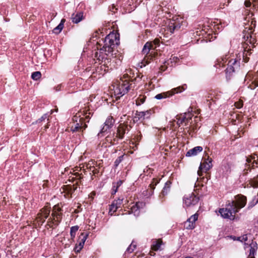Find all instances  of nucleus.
Masks as SVG:
<instances>
[{
    "instance_id": "f257e3e1",
    "label": "nucleus",
    "mask_w": 258,
    "mask_h": 258,
    "mask_svg": "<svg viewBox=\"0 0 258 258\" xmlns=\"http://www.w3.org/2000/svg\"><path fill=\"white\" fill-rule=\"evenodd\" d=\"M104 45L99 49V52L95 53L94 57L99 61H101L100 67L96 69L99 74H102V71L108 72L112 70L114 65L112 61H114L115 57H113V52L115 47L119 43V34L118 33L110 32L103 40Z\"/></svg>"
},
{
    "instance_id": "f03ea898",
    "label": "nucleus",
    "mask_w": 258,
    "mask_h": 258,
    "mask_svg": "<svg viewBox=\"0 0 258 258\" xmlns=\"http://www.w3.org/2000/svg\"><path fill=\"white\" fill-rule=\"evenodd\" d=\"M246 201L245 196L238 195L235 197L234 200L228 201L225 208L220 209L219 212L223 218L234 221L236 219L235 214L245 206Z\"/></svg>"
},
{
    "instance_id": "7ed1b4c3",
    "label": "nucleus",
    "mask_w": 258,
    "mask_h": 258,
    "mask_svg": "<svg viewBox=\"0 0 258 258\" xmlns=\"http://www.w3.org/2000/svg\"><path fill=\"white\" fill-rule=\"evenodd\" d=\"M134 87V80H130L127 74H124L123 78H120L119 84L114 88V92L116 95L122 96Z\"/></svg>"
},
{
    "instance_id": "20e7f679",
    "label": "nucleus",
    "mask_w": 258,
    "mask_h": 258,
    "mask_svg": "<svg viewBox=\"0 0 258 258\" xmlns=\"http://www.w3.org/2000/svg\"><path fill=\"white\" fill-rule=\"evenodd\" d=\"M227 65L228 67L225 71L227 79L229 80L232 76L233 74L239 70L240 61L237 60L236 58H232L229 60Z\"/></svg>"
},
{
    "instance_id": "39448f33",
    "label": "nucleus",
    "mask_w": 258,
    "mask_h": 258,
    "mask_svg": "<svg viewBox=\"0 0 258 258\" xmlns=\"http://www.w3.org/2000/svg\"><path fill=\"white\" fill-rule=\"evenodd\" d=\"M151 49H154L152 43L150 41L146 42L144 45L142 51L143 54L145 55V56L141 62V68L145 67L150 62V60L153 58L151 54H149Z\"/></svg>"
},
{
    "instance_id": "423d86ee",
    "label": "nucleus",
    "mask_w": 258,
    "mask_h": 258,
    "mask_svg": "<svg viewBox=\"0 0 258 258\" xmlns=\"http://www.w3.org/2000/svg\"><path fill=\"white\" fill-rule=\"evenodd\" d=\"M184 90L183 87H178L177 88L173 89L170 91L163 92L162 93L158 94L155 96V98L157 100H160L163 98H166L167 97L172 96L175 93H180Z\"/></svg>"
},
{
    "instance_id": "0eeeda50",
    "label": "nucleus",
    "mask_w": 258,
    "mask_h": 258,
    "mask_svg": "<svg viewBox=\"0 0 258 258\" xmlns=\"http://www.w3.org/2000/svg\"><path fill=\"white\" fill-rule=\"evenodd\" d=\"M132 127L131 125L128 124L127 121L123 123H120L117 128V136L120 139H122L124 138V135L125 133H127L130 128Z\"/></svg>"
},
{
    "instance_id": "6e6552de",
    "label": "nucleus",
    "mask_w": 258,
    "mask_h": 258,
    "mask_svg": "<svg viewBox=\"0 0 258 258\" xmlns=\"http://www.w3.org/2000/svg\"><path fill=\"white\" fill-rule=\"evenodd\" d=\"M212 159L208 157L206 161L201 163L198 171V174L199 176H201L203 175L202 172L203 170H205V172H207L212 167Z\"/></svg>"
},
{
    "instance_id": "1a4fd4ad",
    "label": "nucleus",
    "mask_w": 258,
    "mask_h": 258,
    "mask_svg": "<svg viewBox=\"0 0 258 258\" xmlns=\"http://www.w3.org/2000/svg\"><path fill=\"white\" fill-rule=\"evenodd\" d=\"M199 198L194 193L185 196L183 197V203L186 207L194 206L199 202Z\"/></svg>"
},
{
    "instance_id": "9d476101",
    "label": "nucleus",
    "mask_w": 258,
    "mask_h": 258,
    "mask_svg": "<svg viewBox=\"0 0 258 258\" xmlns=\"http://www.w3.org/2000/svg\"><path fill=\"white\" fill-rule=\"evenodd\" d=\"M114 122L115 120L113 118V117L111 116H108L104 123V126L101 128V131L98 133V135L100 136V135H101L103 133L107 132L108 130L112 127L114 124Z\"/></svg>"
},
{
    "instance_id": "9b49d317",
    "label": "nucleus",
    "mask_w": 258,
    "mask_h": 258,
    "mask_svg": "<svg viewBox=\"0 0 258 258\" xmlns=\"http://www.w3.org/2000/svg\"><path fill=\"white\" fill-rule=\"evenodd\" d=\"M198 215L195 214L191 216L186 222H184V226L187 229H192L195 227V222L198 220Z\"/></svg>"
},
{
    "instance_id": "f8f14e48",
    "label": "nucleus",
    "mask_w": 258,
    "mask_h": 258,
    "mask_svg": "<svg viewBox=\"0 0 258 258\" xmlns=\"http://www.w3.org/2000/svg\"><path fill=\"white\" fill-rule=\"evenodd\" d=\"M168 29L170 33H173L175 30H178L181 26V23L178 19L170 20L168 24Z\"/></svg>"
},
{
    "instance_id": "ddd939ff",
    "label": "nucleus",
    "mask_w": 258,
    "mask_h": 258,
    "mask_svg": "<svg viewBox=\"0 0 258 258\" xmlns=\"http://www.w3.org/2000/svg\"><path fill=\"white\" fill-rule=\"evenodd\" d=\"M71 19L74 23L78 24L84 19L83 13L80 12L77 13H73L71 15Z\"/></svg>"
},
{
    "instance_id": "4468645a",
    "label": "nucleus",
    "mask_w": 258,
    "mask_h": 258,
    "mask_svg": "<svg viewBox=\"0 0 258 258\" xmlns=\"http://www.w3.org/2000/svg\"><path fill=\"white\" fill-rule=\"evenodd\" d=\"M203 151V147L201 146H197L194 148L189 150L186 153V157L194 156L198 155Z\"/></svg>"
},
{
    "instance_id": "2eb2a0df",
    "label": "nucleus",
    "mask_w": 258,
    "mask_h": 258,
    "mask_svg": "<svg viewBox=\"0 0 258 258\" xmlns=\"http://www.w3.org/2000/svg\"><path fill=\"white\" fill-rule=\"evenodd\" d=\"M249 254L247 258H255L254 254H255L256 251L257 249L256 242L252 241L249 245Z\"/></svg>"
},
{
    "instance_id": "dca6fc26",
    "label": "nucleus",
    "mask_w": 258,
    "mask_h": 258,
    "mask_svg": "<svg viewBox=\"0 0 258 258\" xmlns=\"http://www.w3.org/2000/svg\"><path fill=\"white\" fill-rule=\"evenodd\" d=\"M171 182L169 180L167 181L165 183L164 186L163 188L160 196L161 195H162L163 196H165L169 192L171 188Z\"/></svg>"
},
{
    "instance_id": "f3484780",
    "label": "nucleus",
    "mask_w": 258,
    "mask_h": 258,
    "mask_svg": "<svg viewBox=\"0 0 258 258\" xmlns=\"http://www.w3.org/2000/svg\"><path fill=\"white\" fill-rule=\"evenodd\" d=\"M123 183V180H119L117 182H113L112 183V187L111 189V195H113L117 191L118 188Z\"/></svg>"
},
{
    "instance_id": "a211bd4d",
    "label": "nucleus",
    "mask_w": 258,
    "mask_h": 258,
    "mask_svg": "<svg viewBox=\"0 0 258 258\" xmlns=\"http://www.w3.org/2000/svg\"><path fill=\"white\" fill-rule=\"evenodd\" d=\"M252 31H250V32H248L247 34H245L243 36V38L246 40L247 42L249 43L252 45V46L254 47V43L255 42V39L253 38L251 35Z\"/></svg>"
},
{
    "instance_id": "6ab92c4d",
    "label": "nucleus",
    "mask_w": 258,
    "mask_h": 258,
    "mask_svg": "<svg viewBox=\"0 0 258 258\" xmlns=\"http://www.w3.org/2000/svg\"><path fill=\"white\" fill-rule=\"evenodd\" d=\"M163 242L161 239H159L158 240H155L153 242V244L152 245V248L154 250H158L161 249V246Z\"/></svg>"
},
{
    "instance_id": "aec40b11",
    "label": "nucleus",
    "mask_w": 258,
    "mask_h": 258,
    "mask_svg": "<svg viewBox=\"0 0 258 258\" xmlns=\"http://www.w3.org/2000/svg\"><path fill=\"white\" fill-rule=\"evenodd\" d=\"M65 22L66 20L64 19H62L58 25L53 29V32L55 34H59L62 30Z\"/></svg>"
},
{
    "instance_id": "412c9836",
    "label": "nucleus",
    "mask_w": 258,
    "mask_h": 258,
    "mask_svg": "<svg viewBox=\"0 0 258 258\" xmlns=\"http://www.w3.org/2000/svg\"><path fill=\"white\" fill-rule=\"evenodd\" d=\"M41 217H43L44 219L48 218L50 213V207H45L42 208L41 210Z\"/></svg>"
},
{
    "instance_id": "4be33fe9",
    "label": "nucleus",
    "mask_w": 258,
    "mask_h": 258,
    "mask_svg": "<svg viewBox=\"0 0 258 258\" xmlns=\"http://www.w3.org/2000/svg\"><path fill=\"white\" fill-rule=\"evenodd\" d=\"M88 236L87 234H84V233H82L79 236L80 241H78L79 244L78 245L81 248H83L84 243Z\"/></svg>"
},
{
    "instance_id": "5701e85b",
    "label": "nucleus",
    "mask_w": 258,
    "mask_h": 258,
    "mask_svg": "<svg viewBox=\"0 0 258 258\" xmlns=\"http://www.w3.org/2000/svg\"><path fill=\"white\" fill-rule=\"evenodd\" d=\"M145 117L144 114V111H136L135 116L134 118V122L138 121L140 120H144Z\"/></svg>"
},
{
    "instance_id": "b1692460",
    "label": "nucleus",
    "mask_w": 258,
    "mask_h": 258,
    "mask_svg": "<svg viewBox=\"0 0 258 258\" xmlns=\"http://www.w3.org/2000/svg\"><path fill=\"white\" fill-rule=\"evenodd\" d=\"M140 204H141V203H137L135 205H133L131 210L128 211V213H134V215H136L137 214H138L139 213V209H140Z\"/></svg>"
},
{
    "instance_id": "393cba45",
    "label": "nucleus",
    "mask_w": 258,
    "mask_h": 258,
    "mask_svg": "<svg viewBox=\"0 0 258 258\" xmlns=\"http://www.w3.org/2000/svg\"><path fill=\"white\" fill-rule=\"evenodd\" d=\"M81 122H77L74 126L72 125L71 127V131L72 132L81 131L82 130V123Z\"/></svg>"
},
{
    "instance_id": "a878e982",
    "label": "nucleus",
    "mask_w": 258,
    "mask_h": 258,
    "mask_svg": "<svg viewBox=\"0 0 258 258\" xmlns=\"http://www.w3.org/2000/svg\"><path fill=\"white\" fill-rule=\"evenodd\" d=\"M113 139H111V137H107L106 138V140L107 142H110L111 144L114 145L118 143V139H120L118 136H117V134L115 135V133L113 134Z\"/></svg>"
},
{
    "instance_id": "bb28decb",
    "label": "nucleus",
    "mask_w": 258,
    "mask_h": 258,
    "mask_svg": "<svg viewBox=\"0 0 258 258\" xmlns=\"http://www.w3.org/2000/svg\"><path fill=\"white\" fill-rule=\"evenodd\" d=\"M251 169L250 167H248V168H245L243 170V173L240 174L239 176V179L240 181H245L246 180V176L248 173V171H250Z\"/></svg>"
},
{
    "instance_id": "cd10ccee",
    "label": "nucleus",
    "mask_w": 258,
    "mask_h": 258,
    "mask_svg": "<svg viewBox=\"0 0 258 258\" xmlns=\"http://www.w3.org/2000/svg\"><path fill=\"white\" fill-rule=\"evenodd\" d=\"M179 59L177 57L171 56V57L169 59L165 62V65L172 66L173 63H175Z\"/></svg>"
},
{
    "instance_id": "c85d7f7f",
    "label": "nucleus",
    "mask_w": 258,
    "mask_h": 258,
    "mask_svg": "<svg viewBox=\"0 0 258 258\" xmlns=\"http://www.w3.org/2000/svg\"><path fill=\"white\" fill-rule=\"evenodd\" d=\"M226 58H222L217 59L215 62V64H214V67L216 68H218V67H223L224 66V63L226 62Z\"/></svg>"
},
{
    "instance_id": "c756f323",
    "label": "nucleus",
    "mask_w": 258,
    "mask_h": 258,
    "mask_svg": "<svg viewBox=\"0 0 258 258\" xmlns=\"http://www.w3.org/2000/svg\"><path fill=\"white\" fill-rule=\"evenodd\" d=\"M55 218L54 217H50L47 221V224L46 225V227L52 228L53 229L54 228V226H56L55 222L54 221Z\"/></svg>"
},
{
    "instance_id": "7c9ffc66",
    "label": "nucleus",
    "mask_w": 258,
    "mask_h": 258,
    "mask_svg": "<svg viewBox=\"0 0 258 258\" xmlns=\"http://www.w3.org/2000/svg\"><path fill=\"white\" fill-rule=\"evenodd\" d=\"M79 228V227L78 226H72L71 228L70 235H71V239H72L73 240H74V239L75 237L76 232L78 231Z\"/></svg>"
},
{
    "instance_id": "2f4dec72",
    "label": "nucleus",
    "mask_w": 258,
    "mask_h": 258,
    "mask_svg": "<svg viewBox=\"0 0 258 258\" xmlns=\"http://www.w3.org/2000/svg\"><path fill=\"white\" fill-rule=\"evenodd\" d=\"M146 96L145 95H140L136 100V105L138 106L141 105L144 103L146 100Z\"/></svg>"
},
{
    "instance_id": "473e14b6",
    "label": "nucleus",
    "mask_w": 258,
    "mask_h": 258,
    "mask_svg": "<svg viewBox=\"0 0 258 258\" xmlns=\"http://www.w3.org/2000/svg\"><path fill=\"white\" fill-rule=\"evenodd\" d=\"M118 209V208L117 207V206H115L114 203H112V204L109 206V214L112 215Z\"/></svg>"
},
{
    "instance_id": "72a5a7b5",
    "label": "nucleus",
    "mask_w": 258,
    "mask_h": 258,
    "mask_svg": "<svg viewBox=\"0 0 258 258\" xmlns=\"http://www.w3.org/2000/svg\"><path fill=\"white\" fill-rule=\"evenodd\" d=\"M62 213L60 212V213L57 214L55 215L54 221L56 223V226H58V224L60 223L62 219Z\"/></svg>"
},
{
    "instance_id": "f704fd0d",
    "label": "nucleus",
    "mask_w": 258,
    "mask_h": 258,
    "mask_svg": "<svg viewBox=\"0 0 258 258\" xmlns=\"http://www.w3.org/2000/svg\"><path fill=\"white\" fill-rule=\"evenodd\" d=\"M186 117L184 116L183 115H181L180 117L178 118L177 123L180 126V124L183 123H185V125L187 124V123L185 120Z\"/></svg>"
},
{
    "instance_id": "c9c22d12",
    "label": "nucleus",
    "mask_w": 258,
    "mask_h": 258,
    "mask_svg": "<svg viewBox=\"0 0 258 258\" xmlns=\"http://www.w3.org/2000/svg\"><path fill=\"white\" fill-rule=\"evenodd\" d=\"M41 77V74L40 72L37 71L33 72L31 75V78L34 80H38Z\"/></svg>"
},
{
    "instance_id": "e433bc0d",
    "label": "nucleus",
    "mask_w": 258,
    "mask_h": 258,
    "mask_svg": "<svg viewBox=\"0 0 258 258\" xmlns=\"http://www.w3.org/2000/svg\"><path fill=\"white\" fill-rule=\"evenodd\" d=\"M154 113L153 110L152 109L148 110L146 111H144V114L145 117V119H147L150 118L151 115Z\"/></svg>"
},
{
    "instance_id": "4c0bfd02",
    "label": "nucleus",
    "mask_w": 258,
    "mask_h": 258,
    "mask_svg": "<svg viewBox=\"0 0 258 258\" xmlns=\"http://www.w3.org/2000/svg\"><path fill=\"white\" fill-rule=\"evenodd\" d=\"M56 206H55L53 210H52V213L51 214V216L50 217H55V215L58 213H60L62 211L60 208L58 207L57 209H56Z\"/></svg>"
},
{
    "instance_id": "58836bf2",
    "label": "nucleus",
    "mask_w": 258,
    "mask_h": 258,
    "mask_svg": "<svg viewBox=\"0 0 258 258\" xmlns=\"http://www.w3.org/2000/svg\"><path fill=\"white\" fill-rule=\"evenodd\" d=\"M124 155H121L117 157V158L114 161V166L117 167L118 165L122 162L123 159Z\"/></svg>"
},
{
    "instance_id": "ea45409f",
    "label": "nucleus",
    "mask_w": 258,
    "mask_h": 258,
    "mask_svg": "<svg viewBox=\"0 0 258 258\" xmlns=\"http://www.w3.org/2000/svg\"><path fill=\"white\" fill-rule=\"evenodd\" d=\"M123 198H119L117 200H114L112 203H114L115 206H117V207L118 208L120 207L121 205L123 203Z\"/></svg>"
},
{
    "instance_id": "a19ab883",
    "label": "nucleus",
    "mask_w": 258,
    "mask_h": 258,
    "mask_svg": "<svg viewBox=\"0 0 258 258\" xmlns=\"http://www.w3.org/2000/svg\"><path fill=\"white\" fill-rule=\"evenodd\" d=\"M258 203V200H256L255 201V199H253L252 201L249 202L248 203V206H247V209L249 210L251 209L252 207H253L257 203Z\"/></svg>"
},
{
    "instance_id": "79ce46f5",
    "label": "nucleus",
    "mask_w": 258,
    "mask_h": 258,
    "mask_svg": "<svg viewBox=\"0 0 258 258\" xmlns=\"http://www.w3.org/2000/svg\"><path fill=\"white\" fill-rule=\"evenodd\" d=\"M257 86H258V82H257L256 81H254L252 82L251 83V84H250L248 85V88L250 89L251 90H253Z\"/></svg>"
},
{
    "instance_id": "37998d69",
    "label": "nucleus",
    "mask_w": 258,
    "mask_h": 258,
    "mask_svg": "<svg viewBox=\"0 0 258 258\" xmlns=\"http://www.w3.org/2000/svg\"><path fill=\"white\" fill-rule=\"evenodd\" d=\"M136 248V245L133 244V243H131L130 245L126 249V252L128 253H132L134 249Z\"/></svg>"
},
{
    "instance_id": "c03bdc74",
    "label": "nucleus",
    "mask_w": 258,
    "mask_h": 258,
    "mask_svg": "<svg viewBox=\"0 0 258 258\" xmlns=\"http://www.w3.org/2000/svg\"><path fill=\"white\" fill-rule=\"evenodd\" d=\"M183 115L184 117H186L185 120L187 123H188L189 122L190 120L191 119L192 116V114L190 112L184 113Z\"/></svg>"
},
{
    "instance_id": "a18cd8bd",
    "label": "nucleus",
    "mask_w": 258,
    "mask_h": 258,
    "mask_svg": "<svg viewBox=\"0 0 258 258\" xmlns=\"http://www.w3.org/2000/svg\"><path fill=\"white\" fill-rule=\"evenodd\" d=\"M109 11L111 12V14L113 15L117 11V8L114 5H112L111 6L109 7Z\"/></svg>"
},
{
    "instance_id": "49530a36",
    "label": "nucleus",
    "mask_w": 258,
    "mask_h": 258,
    "mask_svg": "<svg viewBox=\"0 0 258 258\" xmlns=\"http://www.w3.org/2000/svg\"><path fill=\"white\" fill-rule=\"evenodd\" d=\"M48 117V115L47 113H45L43 114L40 118H39L37 121L36 123H40L42 121H44L45 119H46Z\"/></svg>"
},
{
    "instance_id": "de8ad7c7",
    "label": "nucleus",
    "mask_w": 258,
    "mask_h": 258,
    "mask_svg": "<svg viewBox=\"0 0 258 258\" xmlns=\"http://www.w3.org/2000/svg\"><path fill=\"white\" fill-rule=\"evenodd\" d=\"M252 159L253 160V161L251 164V167L252 168H254L255 167H257L258 166V160H255V157H253Z\"/></svg>"
},
{
    "instance_id": "09e8293b",
    "label": "nucleus",
    "mask_w": 258,
    "mask_h": 258,
    "mask_svg": "<svg viewBox=\"0 0 258 258\" xmlns=\"http://www.w3.org/2000/svg\"><path fill=\"white\" fill-rule=\"evenodd\" d=\"M160 180L157 178H153L152 182L150 183L152 186H156V185L159 182Z\"/></svg>"
},
{
    "instance_id": "8fccbe9b",
    "label": "nucleus",
    "mask_w": 258,
    "mask_h": 258,
    "mask_svg": "<svg viewBox=\"0 0 258 258\" xmlns=\"http://www.w3.org/2000/svg\"><path fill=\"white\" fill-rule=\"evenodd\" d=\"M224 167L225 169L226 170L227 173L230 172V165L229 163H226V164L224 165Z\"/></svg>"
},
{
    "instance_id": "3c124183",
    "label": "nucleus",
    "mask_w": 258,
    "mask_h": 258,
    "mask_svg": "<svg viewBox=\"0 0 258 258\" xmlns=\"http://www.w3.org/2000/svg\"><path fill=\"white\" fill-rule=\"evenodd\" d=\"M84 119L83 118H80V122L82 123V130L81 131H83V130H85L87 127V125L86 123H83Z\"/></svg>"
},
{
    "instance_id": "603ef678",
    "label": "nucleus",
    "mask_w": 258,
    "mask_h": 258,
    "mask_svg": "<svg viewBox=\"0 0 258 258\" xmlns=\"http://www.w3.org/2000/svg\"><path fill=\"white\" fill-rule=\"evenodd\" d=\"M159 40L158 39H155L153 41L151 42L153 45V47H154V49L156 47L157 45H159Z\"/></svg>"
},
{
    "instance_id": "864d4df0",
    "label": "nucleus",
    "mask_w": 258,
    "mask_h": 258,
    "mask_svg": "<svg viewBox=\"0 0 258 258\" xmlns=\"http://www.w3.org/2000/svg\"><path fill=\"white\" fill-rule=\"evenodd\" d=\"M82 248H81L80 247H79V245H78L77 244H76L75 247H74V251L76 252V253H78L82 249Z\"/></svg>"
},
{
    "instance_id": "5fc2aeb1",
    "label": "nucleus",
    "mask_w": 258,
    "mask_h": 258,
    "mask_svg": "<svg viewBox=\"0 0 258 258\" xmlns=\"http://www.w3.org/2000/svg\"><path fill=\"white\" fill-rule=\"evenodd\" d=\"M197 130V127L196 126H191L189 127L188 131L190 132L189 134H190V133H195Z\"/></svg>"
},
{
    "instance_id": "6e6d98bb",
    "label": "nucleus",
    "mask_w": 258,
    "mask_h": 258,
    "mask_svg": "<svg viewBox=\"0 0 258 258\" xmlns=\"http://www.w3.org/2000/svg\"><path fill=\"white\" fill-rule=\"evenodd\" d=\"M251 49L250 48H247V47H246V48H244V51H246V53L245 54L246 55H250L251 53H252V52H251Z\"/></svg>"
},
{
    "instance_id": "4d7b16f0",
    "label": "nucleus",
    "mask_w": 258,
    "mask_h": 258,
    "mask_svg": "<svg viewBox=\"0 0 258 258\" xmlns=\"http://www.w3.org/2000/svg\"><path fill=\"white\" fill-rule=\"evenodd\" d=\"M39 218L38 222L40 223L41 225H42L45 222L46 219L43 218L42 217H40Z\"/></svg>"
},
{
    "instance_id": "13d9d810",
    "label": "nucleus",
    "mask_w": 258,
    "mask_h": 258,
    "mask_svg": "<svg viewBox=\"0 0 258 258\" xmlns=\"http://www.w3.org/2000/svg\"><path fill=\"white\" fill-rule=\"evenodd\" d=\"M149 187L151 189V191H150V192H151V193H150V194L152 195L153 194V190L155 188L156 186H152V184H150Z\"/></svg>"
},
{
    "instance_id": "bf43d9fd",
    "label": "nucleus",
    "mask_w": 258,
    "mask_h": 258,
    "mask_svg": "<svg viewBox=\"0 0 258 258\" xmlns=\"http://www.w3.org/2000/svg\"><path fill=\"white\" fill-rule=\"evenodd\" d=\"M93 168H94V169L92 171V172L93 173V174L94 175L97 174L99 172V169L95 168L94 167H93Z\"/></svg>"
},
{
    "instance_id": "052dcab7",
    "label": "nucleus",
    "mask_w": 258,
    "mask_h": 258,
    "mask_svg": "<svg viewBox=\"0 0 258 258\" xmlns=\"http://www.w3.org/2000/svg\"><path fill=\"white\" fill-rule=\"evenodd\" d=\"M87 113L86 112L85 113V115H86L85 118H86V119H87V122H89V119L90 118V114H91V113L89 112V115H87Z\"/></svg>"
},
{
    "instance_id": "680f3d73",
    "label": "nucleus",
    "mask_w": 258,
    "mask_h": 258,
    "mask_svg": "<svg viewBox=\"0 0 258 258\" xmlns=\"http://www.w3.org/2000/svg\"><path fill=\"white\" fill-rule=\"evenodd\" d=\"M244 4L246 7H249L251 6V3L250 2L245 1Z\"/></svg>"
},
{
    "instance_id": "e2e57ef3",
    "label": "nucleus",
    "mask_w": 258,
    "mask_h": 258,
    "mask_svg": "<svg viewBox=\"0 0 258 258\" xmlns=\"http://www.w3.org/2000/svg\"><path fill=\"white\" fill-rule=\"evenodd\" d=\"M210 175H208V176H207L206 177V180H205V178L204 177L203 178L204 181L205 182H207L208 181L209 179L210 178Z\"/></svg>"
},
{
    "instance_id": "0e129e2a",
    "label": "nucleus",
    "mask_w": 258,
    "mask_h": 258,
    "mask_svg": "<svg viewBox=\"0 0 258 258\" xmlns=\"http://www.w3.org/2000/svg\"><path fill=\"white\" fill-rule=\"evenodd\" d=\"M56 91H59L60 90V87L59 86H57L56 88Z\"/></svg>"
},
{
    "instance_id": "69168bd1",
    "label": "nucleus",
    "mask_w": 258,
    "mask_h": 258,
    "mask_svg": "<svg viewBox=\"0 0 258 258\" xmlns=\"http://www.w3.org/2000/svg\"><path fill=\"white\" fill-rule=\"evenodd\" d=\"M251 31H252V32H253V31H252L253 28H252V27H251L250 28H249V29H248V30H247V31H249V30H250V31H251Z\"/></svg>"
},
{
    "instance_id": "338daca9",
    "label": "nucleus",
    "mask_w": 258,
    "mask_h": 258,
    "mask_svg": "<svg viewBox=\"0 0 258 258\" xmlns=\"http://www.w3.org/2000/svg\"><path fill=\"white\" fill-rule=\"evenodd\" d=\"M165 70H166L165 69H164V68H163V66H162V67H161V70H162V71H165Z\"/></svg>"
},
{
    "instance_id": "774afa93",
    "label": "nucleus",
    "mask_w": 258,
    "mask_h": 258,
    "mask_svg": "<svg viewBox=\"0 0 258 258\" xmlns=\"http://www.w3.org/2000/svg\"><path fill=\"white\" fill-rule=\"evenodd\" d=\"M49 127V126L47 125H46L45 126V128L44 130H46L47 128H48Z\"/></svg>"
}]
</instances>
